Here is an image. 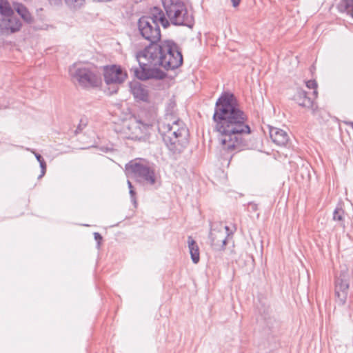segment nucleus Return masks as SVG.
Listing matches in <instances>:
<instances>
[{
	"mask_svg": "<svg viewBox=\"0 0 353 353\" xmlns=\"http://www.w3.org/2000/svg\"><path fill=\"white\" fill-rule=\"evenodd\" d=\"M212 119L218 141L223 150H240L248 145L246 137L251 133L248 117L233 94H221L216 101Z\"/></svg>",
	"mask_w": 353,
	"mask_h": 353,
	"instance_id": "obj_1",
	"label": "nucleus"
},
{
	"mask_svg": "<svg viewBox=\"0 0 353 353\" xmlns=\"http://www.w3.org/2000/svg\"><path fill=\"white\" fill-rule=\"evenodd\" d=\"M139 68H132L135 77L141 80L163 79L166 70H174L183 64V55L179 46L172 40H164L158 44H149L135 54Z\"/></svg>",
	"mask_w": 353,
	"mask_h": 353,
	"instance_id": "obj_2",
	"label": "nucleus"
},
{
	"mask_svg": "<svg viewBox=\"0 0 353 353\" xmlns=\"http://www.w3.org/2000/svg\"><path fill=\"white\" fill-rule=\"evenodd\" d=\"M158 130L168 148L174 154L181 153L187 143L188 130L184 123L166 114L158 121Z\"/></svg>",
	"mask_w": 353,
	"mask_h": 353,
	"instance_id": "obj_3",
	"label": "nucleus"
},
{
	"mask_svg": "<svg viewBox=\"0 0 353 353\" xmlns=\"http://www.w3.org/2000/svg\"><path fill=\"white\" fill-rule=\"evenodd\" d=\"M159 23L164 28L170 26L164 12L159 7L151 9L150 16L141 17L137 22L138 31L144 39L150 42V44H157L161 39V30Z\"/></svg>",
	"mask_w": 353,
	"mask_h": 353,
	"instance_id": "obj_4",
	"label": "nucleus"
},
{
	"mask_svg": "<svg viewBox=\"0 0 353 353\" xmlns=\"http://www.w3.org/2000/svg\"><path fill=\"white\" fill-rule=\"evenodd\" d=\"M168 23L176 26L192 28L194 19L191 10L183 0H161Z\"/></svg>",
	"mask_w": 353,
	"mask_h": 353,
	"instance_id": "obj_5",
	"label": "nucleus"
},
{
	"mask_svg": "<svg viewBox=\"0 0 353 353\" xmlns=\"http://www.w3.org/2000/svg\"><path fill=\"white\" fill-rule=\"evenodd\" d=\"M69 73L72 80L83 88H97L101 83L100 73L94 65L74 63L70 67Z\"/></svg>",
	"mask_w": 353,
	"mask_h": 353,
	"instance_id": "obj_6",
	"label": "nucleus"
},
{
	"mask_svg": "<svg viewBox=\"0 0 353 353\" xmlns=\"http://www.w3.org/2000/svg\"><path fill=\"white\" fill-rule=\"evenodd\" d=\"M126 168L131 171L134 179L139 183L152 185L156 182L154 164L145 159L130 161Z\"/></svg>",
	"mask_w": 353,
	"mask_h": 353,
	"instance_id": "obj_7",
	"label": "nucleus"
},
{
	"mask_svg": "<svg viewBox=\"0 0 353 353\" xmlns=\"http://www.w3.org/2000/svg\"><path fill=\"white\" fill-rule=\"evenodd\" d=\"M150 128V124L141 120L132 119L124 124L121 132L122 137L134 141H145L149 138Z\"/></svg>",
	"mask_w": 353,
	"mask_h": 353,
	"instance_id": "obj_8",
	"label": "nucleus"
},
{
	"mask_svg": "<svg viewBox=\"0 0 353 353\" xmlns=\"http://www.w3.org/2000/svg\"><path fill=\"white\" fill-rule=\"evenodd\" d=\"M350 287V274L348 270L344 267L341 268L340 273L335 279V296L336 302L339 305H343L346 303Z\"/></svg>",
	"mask_w": 353,
	"mask_h": 353,
	"instance_id": "obj_9",
	"label": "nucleus"
},
{
	"mask_svg": "<svg viewBox=\"0 0 353 353\" xmlns=\"http://www.w3.org/2000/svg\"><path fill=\"white\" fill-rule=\"evenodd\" d=\"M229 230L228 226H223L221 223H219L216 228L212 227L209 238L211 245L214 249L220 250L224 248L226 245L227 237L229 236Z\"/></svg>",
	"mask_w": 353,
	"mask_h": 353,
	"instance_id": "obj_10",
	"label": "nucleus"
},
{
	"mask_svg": "<svg viewBox=\"0 0 353 353\" xmlns=\"http://www.w3.org/2000/svg\"><path fill=\"white\" fill-rule=\"evenodd\" d=\"M127 77V74L120 66L112 65L108 66L104 70V80L106 84L118 85L122 83Z\"/></svg>",
	"mask_w": 353,
	"mask_h": 353,
	"instance_id": "obj_11",
	"label": "nucleus"
},
{
	"mask_svg": "<svg viewBox=\"0 0 353 353\" xmlns=\"http://www.w3.org/2000/svg\"><path fill=\"white\" fill-rule=\"evenodd\" d=\"M130 92L137 101L147 102L149 99L148 90L143 84L134 81L130 83Z\"/></svg>",
	"mask_w": 353,
	"mask_h": 353,
	"instance_id": "obj_12",
	"label": "nucleus"
},
{
	"mask_svg": "<svg viewBox=\"0 0 353 353\" xmlns=\"http://www.w3.org/2000/svg\"><path fill=\"white\" fill-rule=\"evenodd\" d=\"M270 136L272 141L278 145H285L289 141L288 133L278 128L270 127Z\"/></svg>",
	"mask_w": 353,
	"mask_h": 353,
	"instance_id": "obj_13",
	"label": "nucleus"
},
{
	"mask_svg": "<svg viewBox=\"0 0 353 353\" xmlns=\"http://www.w3.org/2000/svg\"><path fill=\"white\" fill-rule=\"evenodd\" d=\"M294 99L300 106L313 109L314 102L307 96V92L305 90L299 89L294 96Z\"/></svg>",
	"mask_w": 353,
	"mask_h": 353,
	"instance_id": "obj_14",
	"label": "nucleus"
},
{
	"mask_svg": "<svg viewBox=\"0 0 353 353\" xmlns=\"http://www.w3.org/2000/svg\"><path fill=\"white\" fill-rule=\"evenodd\" d=\"M21 27V21L14 17H11L3 23V32L6 34L18 32Z\"/></svg>",
	"mask_w": 353,
	"mask_h": 353,
	"instance_id": "obj_15",
	"label": "nucleus"
},
{
	"mask_svg": "<svg viewBox=\"0 0 353 353\" xmlns=\"http://www.w3.org/2000/svg\"><path fill=\"white\" fill-rule=\"evenodd\" d=\"M14 9L25 22L31 23L33 21L30 12L23 4L19 3H14Z\"/></svg>",
	"mask_w": 353,
	"mask_h": 353,
	"instance_id": "obj_16",
	"label": "nucleus"
},
{
	"mask_svg": "<svg viewBox=\"0 0 353 353\" xmlns=\"http://www.w3.org/2000/svg\"><path fill=\"white\" fill-rule=\"evenodd\" d=\"M188 245L191 256V259L194 263H197L200 259L199 249L196 242L189 236L188 238Z\"/></svg>",
	"mask_w": 353,
	"mask_h": 353,
	"instance_id": "obj_17",
	"label": "nucleus"
},
{
	"mask_svg": "<svg viewBox=\"0 0 353 353\" xmlns=\"http://www.w3.org/2000/svg\"><path fill=\"white\" fill-rule=\"evenodd\" d=\"M338 9L341 12H347L353 17V0H341L338 5Z\"/></svg>",
	"mask_w": 353,
	"mask_h": 353,
	"instance_id": "obj_18",
	"label": "nucleus"
},
{
	"mask_svg": "<svg viewBox=\"0 0 353 353\" xmlns=\"http://www.w3.org/2000/svg\"><path fill=\"white\" fill-rule=\"evenodd\" d=\"M0 14L8 17L13 14V9L7 0H0Z\"/></svg>",
	"mask_w": 353,
	"mask_h": 353,
	"instance_id": "obj_19",
	"label": "nucleus"
},
{
	"mask_svg": "<svg viewBox=\"0 0 353 353\" xmlns=\"http://www.w3.org/2000/svg\"><path fill=\"white\" fill-rule=\"evenodd\" d=\"M31 152L34 154L37 161L39 163V165L41 168V174L38 176V179H41L46 174V163L42 156L37 152H35L34 150H31Z\"/></svg>",
	"mask_w": 353,
	"mask_h": 353,
	"instance_id": "obj_20",
	"label": "nucleus"
},
{
	"mask_svg": "<svg viewBox=\"0 0 353 353\" xmlns=\"http://www.w3.org/2000/svg\"><path fill=\"white\" fill-rule=\"evenodd\" d=\"M344 210L341 208H336L333 212V219L339 222L341 226L345 227L344 225Z\"/></svg>",
	"mask_w": 353,
	"mask_h": 353,
	"instance_id": "obj_21",
	"label": "nucleus"
},
{
	"mask_svg": "<svg viewBox=\"0 0 353 353\" xmlns=\"http://www.w3.org/2000/svg\"><path fill=\"white\" fill-rule=\"evenodd\" d=\"M65 4L72 9H79L85 3V0H64Z\"/></svg>",
	"mask_w": 353,
	"mask_h": 353,
	"instance_id": "obj_22",
	"label": "nucleus"
},
{
	"mask_svg": "<svg viewBox=\"0 0 353 353\" xmlns=\"http://www.w3.org/2000/svg\"><path fill=\"white\" fill-rule=\"evenodd\" d=\"M305 84H306V86L307 88L309 89H313L314 91H313V95L314 96V97L316 98L317 97V94H318V92H317V83L315 80H309L305 82Z\"/></svg>",
	"mask_w": 353,
	"mask_h": 353,
	"instance_id": "obj_23",
	"label": "nucleus"
},
{
	"mask_svg": "<svg viewBox=\"0 0 353 353\" xmlns=\"http://www.w3.org/2000/svg\"><path fill=\"white\" fill-rule=\"evenodd\" d=\"M129 193L130 195L131 201L132 202L134 206L136 208L137 205V201L136 196H135L136 192L134 190V189H131L129 190Z\"/></svg>",
	"mask_w": 353,
	"mask_h": 353,
	"instance_id": "obj_24",
	"label": "nucleus"
},
{
	"mask_svg": "<svg viewBox=\"0 0 353 353\" xmlns=\"http://www.w3.org/2000/svg\"><path fill=\"white\" fill-rule=\"evenodd\" d=\"M94 239L98 242V244H100V241L102 240L101 235L98 232L94 233Z\"/></svg>",
	"mask_w": 353,
	"mask_h": 353,
	"instance_id": "obj_25",
	"label": "nucleus"
},
{
	"mask_svg": "<svg viewBox=\"0 0 353 353\" xmlns=\"http://www.w3.org/2000/svg\"><path fill=\"white\" fill-rule=\"evenodd\" d=\"M48 1L50 3V4H52V5L58 6V5L61 4V0H48Z\"/></svg>",
	"mask_w": 353,
	"mask_h": 353,
	"instance_id": "obj_26",
	"label": "nucleus"
},
{
	"mask_svg": "<svg viewBox=\"0 0 353 353\" xmlns=\"http://www.w3.org/2000/svg\"><path fill=\"white\" fill-rule=\"evenodd\" d=\"M240 1L241 0H231V2L234 7H236L239 5Z\"/></svg>",
	"mask_w": 353,
	"mask_h": 353,
	"instance_id": "obj_27",
	"label": "nucleus"
},
{
	"mask_svg": "<svg viewBox=\"0 0 353 353\" xmlns=\"http://www.w3.org/2000/svg\"><path fill=\"white\" fill-rule=\"evenodd\" d=\"M127 184H128L129 190H131V189H133V186L132 185V183L129 180L127 181Z\"/></svg>",
	"mask_w": 353,
	"mask_h": 353,
	"instance_id": "obj_28",
	"label": "nucleus"
},
{
	"mask_svg": "<svg viewBox=\"0 0 353 353\" xmlns=\"http://www.w3.org/2000/svg\"><path fill=\"white\" fill-rule=\"evenodd\" d=\"M346 124H347L348 125L353 128V121L347 122Z\"/></svg>",
	"mask_w": 353,
	"mask_h": 353,
	"instance_id": "obj_29",
	"label": "nucleus"
}]
</instances>
